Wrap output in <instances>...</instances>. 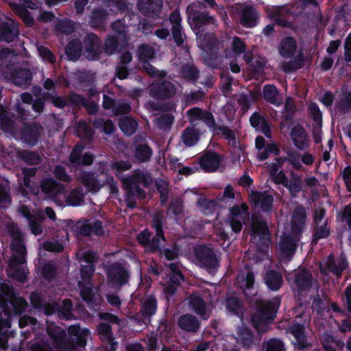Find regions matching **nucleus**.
I'll return each mask as SVG.
<instances>
[{"label": "nucleus", "instance_id": "1", "mask_svg": "<svg viewBox=\"0 0 351 351\" xmlns=\"http://www.w3.org/2000/svg\"><path fill=\"white\" fill-rule=\"evenodd\" d=\"M10 235L12 238L11 243L13 254L9 261V267L11 270L10 276L20 282H25L27 279V269L24 266H20L26 263V247L23 243V234L19 228L13 226L10 230Z\"/></svg>", "mask_w": 351, "mask_h": 351}, {"label": "nucleus", "instance_id": "2", "mask_svg": "<svg viewBox=\"0 0 351 351\" xmlns=\"http://www.w3.org/2000/svg\"><path fill=\"white\" fill-rule=\"evenodd\" d=\"M280 304V296L269 300H257L255 302V311L252 313L251 319L253 326L258 332L275 319Z\"/></svg>", "mask_w": 351, "mask_h": 351}, {"label": "nucleus", "instance_id": "3", "mask_svg": "<svg viewBox=\"0 0 351 351\" xmlns=\"http://www.w3.org/2000/svg\"><path fill=\"white\" fill-rule=\"evenodd\" d=\"M165 223L164 216L161 213H156L152 217L151 227L153 228L156 234L153 233L147 228L141 231L137 235V241L139 244L144 248L145 252H155L159 250V243L167 241L165 232L163 230Z\"/></svg>", "mask_w": 351, "mask_h": 351}, {"label": "nucleus", "instance_id": "4", "mask_svg": "<svg viewBox=\"0 0 351 351\" xmlns=\"http://www.w3.org/2000/svg\"><path fill=\"white\" fill-rule=\"evenodd\" d=\"M108 285L115 289H121L129 283L131 273L129 269L119 261L106 265L104 269Z\"/></svg>", "mask_w": 351, "mask_h": 351}, {"label": "nucleus", "instance_id": "5", "mask_svg": "<svg viewBox=\"0 0 351 351\" xmlns=\"http://www.w3.org/2000/svg\"><path fill=\"white\" fill-rule=\"evenodd\" d=\"M194 254L200 267L209 274H215L219 267V258L210 244H202L194 247Z\"/></svg>", "mask_w": 351, "mask_h": 351}, {"label": "nucleus", "instance_id": "6", "mask_svg": "<svg viewBox=\"0 0 351 351\" xmlns=\"http://www.w3.org/2000/svg\"><path fill=\"white\" fill-rule=\"evenodd\" d=\"M149 177L140 170L136 171L133 174L123 178L121 183L125 190L126 197H136L143 199L146 197L145 191L140 186L141 183L147 186Z\"/></svg>", "mask_w": 351, "mask_h": 351}, {"label": "nucleus", "instance_id": "7", "mask_svg": "<svg viewBox=\"0 0 351 351\" xmlns=\"http://www.w3.org/2000/svg\"><path fill=\"white\" fill-rule=\"evenodd\" d=\"M158 308L156 297L154 294H149L141 300L139 312L134 315L132 319L140 326H147L157 313Z\"/></svg>", "mask_w": 351, "mask_h": 351}, {"label": "nucleus", "instance_id": "8", "mask_svg": "<svg viewBox=\"0 0 351 351\" xmlns=\"http://www.w3.org/2000/svg\"><path fill=\"white\" fill-rule=\"evenodd\" d=\"M287 330L294 337L292 343L295 348L302 351L311 348V343L308 340L304 324L294 320L289 324Z\"/></svg>", "mask_w": 351, "mask_h": 351}, {"label": "nucleus", "instance_id": "9", "mask_svg": "<svg viewBox=\"0 0 351 351\" xmlns=\"http://www.w3.org/2000/svg\"><path fill=\"white\" fill-rule=\"evenodd\" d=\"M223 160V156L215 151H205L199 158L197 164L199 171L213 173L217 170Z\"/></svg>", "mask_w": 351, "mask_h": 351}, {"label": "nucleus", "instance_id": "10", "mask_svg": "<svg viewBox=\"0 0 351 351\" xmlns=\"http://www.w3.org/2000/svg\"><path fill=\"white\" fill-rule=\"evenodd\" d=\"M84 55L89 60H97L101 53L102 41L95 33H88L83 38Z\"/></svg>", "mask_w": 351, "mask_h": 351}, {"label": "nucleus", "instance_id": "11", "mask_svg": "<svg viewBox=\"0 0 351 351\" xmlns=\"http://www.w3.org/2000/svg\"><path fill=\"white\" fill-rule=\"evenodd\" d=\"M75 231L77 234L82 237H90L92 234L97 237L104 235L103 223L99 220H95L91 223L86 219H80L75 226Z\"/></svg>", "mask_w": 351, "mask_h": 351}, {"label": "nucleus", "instance_id": "12", "mask_svg": "<svg viewBox=\"0 0 351 351\" xmlns=\"http://www.w3.org/2000/svg\"><path fill=\"white\" fill-rule=\"evenodd\" d=\"M250 235L252 239L258 238L260 241L269 245L270 243V231L267 221L258 216L252 215Z\"/></svg>", "mask_w": 351, "mask_h": 351}, {"label": "nucleus", "instance_id": "13", "mask_svg": "<svg viewBox=\"0 0 351 351\" xmlns=\"http://www.w3.org/2000/svg\"><path fill=\"white\" fill-rule=\"evenodd\" d=\"M43 127L37 123H26L21 130V139L29 147L36 146L40 141Z\"/></svg>", "mask_w": 351, "mask_h": 351}, {"label": "nucleus", "instance_id": "14", "mask_svg": "<svg viewBox=\"0 0 351 351\" xmlns=\"http://www.w3.org/2000/svg\"><path fill=\"white\" fill-rule=\"evenodd\" d=\"M150 95L156 99L171 98L176 93L174 85L169 81L158 80L153 83L149 88Z\"/></svg>", "mask_w": 351, "mask_h": 351}, {"label": "nucleus", "instance_id": "15", "mask_svg": "<svg viewBox=\"0 0 351 351\" xmlns=\"http://www.w3.org/2000/svg\"><path fill=\"white\" fill-rule=\"evenodd\" d=\"M347 267L348 262L346 259L341 258L336 261L333 254H330L328 256L324 265H319V269L321 274L323 275L331 273L337 278H340L342 276L343 271Z\"/></svg>", "mask_w": 351, "mask_h": 351}, {"label": "nucleus", "instance_id": "16", "mask_svg": "<svg viewBox=\"0 0 351 351\" xmlns=\"http://www.w3.org/2000/svg\"><path fill=\"white\" fill-rule=\"evenodd\" d=\"M274 198L267 191H252L250 194V202L255 206H260L264 213H270L273 210Z\"/></svg>", "mask_w": 351, "mask_h": 351}, {"label": "nucleus", "instance_id": "17", "mask_svg": "<svg viewBox=\"0 0 351 351\" xmlns=\"http://www.w3.org/2000/svg\"><path fill=\"white\" fill-rule=\"evenodd\" d=\"M187 115L191 119L202 121L213 133L217 130L218 125L211 112L194 107L187 111Z\"/></svg>", "mask_w": 351, "mask_h": 351}, {"label": "nucleus", "instance_id": "18", "mask_svg": "<svg viewBox=\"0 0 351 351\" xmlns=\"http://www.w3.org/2000/svg\"><path fill=\"white\" fill-rule=\"evenodd\" d=\"M313 280L311 272L304 267L295 273L293 283L299 292H304L311 288Z\"/></svg>", "mask_w": 351, "mask_h": 351}, {"label": "nucleus", "instance_id": "19", "mask_svg": "<svg viewBox=\"0 0 351 351\" xmlns=\"http://www.w3.org/2000/svg\"><path fill=\"white\" fill-rule=\"evenodd\" d=\"M10 76L13 83L20 86H29L32 81V73L29 69L14 67L10 71Z\"/></svg>", "mask_w": 351, "mask_h": 351}, {"label": "nucleus", "instance_id": "20", "mask_svg": "<svg viewBox=\"0 0 351 351\" xmlns=\"http://www.w3.org/2000/svg\"><path fill=\"white\" fill-rule=\"evenodd\" d=\"M290 137L293 145L300 150H304L308 147L307 133L302 125H297L291 131Z\"/></svg>", "mask_w": 351, "mask_h": 351}, {"label": "nucleus", "instance_id": "21", "mask_svg": "<svg viewBox=\"0 0 351 351\" xmlns=\"http://www.w3.org/2000/svg\"><path fill=\"white\" fill-rule=\"evenodd\" d=\"M20 30L14 21L4 22L0 25V41L12 43L18 37Z\"/></svg>", "mask_w": 351, "mask_h": 351}, {"label": "nucleus", "instance_id": "22", "mask_svg": "<svg viewBox=\"0 0 351 351\" xmlns=\"http://www.w3.org/2000/svg\"><path fill=\"white\" fill-rule=\"evenodd\" d=\"M80 182L92 193H97L104 186L93 171H83L80 173Z\"/></svg>", "mask_w": 351, "mask_h": 351}, {"label": "nucleus", "instance_id": "23", "mask_svg": "<svg viewBox=\"0 0 351 351\" xmlns=\"http://www.w3.org/2000/svg\"><path fill=\"white\" fill-rule=\"evenodd\" d=\"M207 47L204 64L212 69L219 68L222 64V57L219 55L218 45L216 43H211Z\"/></svg>", "mask_w": 351, "mask_h": 351}, {"label": "nucleus", "instance_id": "24", "mask_svg": "<svg viewBox=\"0 0 351 351\" xmlns=\"http://www.w3.org/2000/svg\"><path fill=\"white\" fill-rule=\"evenodd\" d=\"M69 341L80 348L86 345L87 329H82L79 324L71 325L68 328Z\"/></svg>", "mask_w": 351, "mask_h": 351}, {"label": "nucleus", "instance_id": "25", "mask_svg": "<svg viewBox=\"0 0 351 351\" xmlns=\"http://www.w3.org/2000/svg\"><path fill=\"white\" fill-rule=\"evenodd\" d=\"M40 188L41 191L50 197H56L64 191V186L52 178L43 180Z\"/></svg>", "mask_w": 351, "mask_h": 351}, {"label": "nucleus", "instance_id": "26", "mask_svg": "<svg viewBox=\"0 0 351 351\" xmlns=\"http://www.w3.org/2000/svg\"><path fill=\"white\" fill-rule=\"evenodd\" d=\"M178 326L182 330L197 332L200 328V322L193 315L184 314L178 318Z\"/></svg>", "mask_w": 351, "mask_h": 351}, {"label": "nucleus", "instance_id": "27", "mask_svg": "<svg viewBox=\"0 0 351 351\" xmlns=\"http://www.w3.org/2000/svg\"><path fill=\"white\" fill-rule=\"evenodd\" d=\"M263 280L268 289L272 291H278L283 285L282 274L274 269L267 271L264 276Z\"/></svg>", "mask_w": 351, "mask_h": 351}, {"label": "nucleus", "instance_id": "28", "mask_svg": "<svg viewBox=\"0 0 351 351\" xmlns=\"http://www.w3.org/2000/svg\"><path fill=\"white\" fill-rule=\"evenodd\" d=\"M162 0H139L138 7L146 15H158L162 7Z\"/></svg>", "mask_w": 351, "mask_h": 351}, {"label": "nucleus", "instance_id": "29", "mask_svg": "<svg viewBox=\"0 0 351 351\" xmlns=\"http://www.w3.org/2000/svg\"><path fill=\"white\" fill-rule=\"evenodd\" d=\"M83 51L82 43L79 38L70 40L65 47V53L70 61L76 62L80 59Z\"/></svg>", "mask_w": 351, "mask_h": 351}, {"label": "nucleus", "instance_id": "30", "mask_svg": "<svg viewBox=\"0 0 351 351\" xmlns=\"http://www.w3.org/2000/svg\"><path fill=\"white\" fill-rule=\"evenodd\" d=\"M297 43L292 36H286L282 38L278 46V52L283 58H291L295 52Z\"/></svg>", "mask_w": 351, "mask_h": 351}, {"label": "nucleus", "instance_id": "31", "mask_svg": "<svg viewBox=\"0 0 351 351\" xmlns=\"http://www.w3.org/2000/svg\"><path fill=\"white\" fill-rule=\"evenodd\" d=\"M291 236H285L280 239L279 242V249L282 256L285 258L292 257L297 248V242Z\"/></svg>", "mask_w": 351, "mask_h": 351}, {"label": "nucleus", "instance_id": "32", "mask_svg": "<svg viewBox=\"0 0 351 351\" xmlns=\"http://www.w3.org/2000/svg\"><path fill=\"white\" fill-rule=\"evenodd\" d=\"M165 243L162 241H160L158 244L159 250L155 252H145L147 254H156L158 253L160 257H165L167 261H174L178 258V256L180 252V246L175 243L173 244L171 248L164 247V245Z\"/></svg>", "mask_w": 351, "mask_h": 351}, {"label": "nucleus", "instance_id": "33", "mask_svg": "<svg viewBox=\"0 0 351 351\" xmlns=\"http://www.w3.org/2000/svg\"><path fill=\"white\" fill-rule=\"evenodd\" d=\"M200 134L194 127H186L182 132L181 139L186 147L194 146L199 141Z\"/></svg>", "mask_w": 351, "mask_h": 351}, {"label": "nucleus", "instance_id": "34", "mask_svg": "<svg viewBox=\"0 0 351 351\" xmlns=\"http://www.w3.org/2000/svg\"><path fill=\"white\" fill-rule=\"evenodd\" d=\"M137 121L130 116L123 117L119 120V126L121 130L127 136L134 134L138 128Z\"/></svg>", "mask_w": 351, "mask_h": 351}, {"label": "nucleus", "instance_id": "35", "mask_svg": "<svg viewBox=\"0 0 351 351\" xmlns=\"http://www.w3.org/2000/svg\"><path fill=\"white\" fill-rule=\"evenodd\" d=\"M257 14L254 8L247 5L243 9L241 16V23L245 27H253L256 25Z\"/></svg>", "mask_w": 351, "mask_h": 351}, {"label": "nucleus", "instance_id": "36", "mask_svg": "<svg viewBox=\"0 0 351 351\" xmlns=\"http://www.w3.org/2000/svg\"><path fill=\"white\" fill-rule=\"evenodd\" d=\"M189 304L195 313L204 317L206 314V305L204 299L197 293H192L189 298Z\"/></svg>", "mask_w": 351, "mask_h": 351}, {"label": "nucleus", "instance_id": "37", "mask_svg": "<svg viewBox=\"0 0 351 351\" xmlns=\"http://www.w3.org/2000/svg\"><path fill=\"white\" fill-rule=\"evenodd\" d=\"M217 199H208L205 197L198 198L197 205L205 215H213L218 206Z\"/></svg>", "mask_w": 351, "mask_h": 351}, {"label": "nucleus", "instance_id": "38", "mask_svg": "<svg viewBox=\"0 0 351 351\" xmlns=\"http://www.w3.org/2000/svg\"><path fill=\"white\" fill-rule=\"evenodd\" d=\"M108 12L104 8H95L90 14V23L95 27H102L105 25Z\"/></svg>", "mask_w": 351, "mask_h": 351}, {"label": "nucleus", "instance_id": "39", "mask_svg": "<svg viewBox=\"0 0 351 351\" xmlns=\"http://www.w3.org/2000/svg\"><path fill=\"white\" fill-rule=\"evenodd\" d=\"M40 274L45 281L51 282L57 277L58 269L53 262H47L41 266Z\"/></svg>", "mask_w": 351, "mask_h": 351}, {"label": "nucleus", "instance_id": "40", "mask_svg": "<svg viewBox=\"0 0 351 351\" xmlns=\"http://www.w3.org/2000/svg\"><path fill=\"white\" fill-rule=\"evenodd\" d=\"M239 340L243 348L248 349L254 343V332L247 328L243 327L239 328L238 331Z\"/></svg>", "mask_w": 351, "mask_h": 351}, {"label": "nucleus", "instance_id": "41", "mask_svg": "<svg viewBox=\"0 0 351 351\" xmlns=\"http://www.w3.org/2000/svg\"><path fill=\"white\" fill-rule=\"evenodd\" d=\"M138 60L144 63L151 61L156 56L155 49L148 44H142L137 49Z\"/></svg>", "mask_w": 351, "mask_h": 351}, {"label": "nucleus", "instance_id": "42", "mask_svg": "<svg viewBox=\"0 0 351 351\" xmlns=\"http://www.w3.org/2000/svg\"><path fill=\"white\" fill-rule=\"evenodd\" d=\"M47 332L51 339L57 344L64 346L67 343V335L65 330L59 326L47 328Z\"/></svg>", "mask_w": 351, "mask_h": 351}, {"label": "nucleus", "instance_id": "43", "mask_svg": "<svg viewBox=\"0 0 351 351\" xmlns=\"http://www.w3.org/2000/svg\"><path fill=\"white\" fill-rule=\"evenodd\" d=\"M152 154V148L146 143L138 144L135 147L134 157L140 162H148Z\"/></svg>", "mask_w": 351, "mask_h": 351}, {"label": "nucleus", "instance_id": "44", "mask_svg": "<svg viewBox=\"0 0 351 351\" xmlns=\"http://www.w3.org/2000/svg\"><path fill=\"white\" fill-rule=\"evenodd\" d=\"M193 21L194 27L200 29L204 25H213L215 22L214 17L210 16L206 12H197L194 13Z\"/></svg>", "mask_w": 351, "mask_h": 351}, {"label": "nucleus", "instance_id": "45", "mask_svg": "<svg viewBox=\"0 0 351 351\" xmlns=\"http://www.w3.org/2000/svg\"><path fill=\"white\" fill-rule=\"evenodd\" d=\"M84 201V194L80 189H72L65 196V202L68 206H79Z\"/></svg>", "mask_w": 351, "mask_h": 351}, {"label": "nucleus", "instance_id": "46", "mask_svg": "<svg viewBox=\"0 0 351 351\" xmlns=\"http://www.w3.org/2000/svg\"><path fill=\"white\" fill-rule=\"evenodd\" d=\"M73 302L70 299H64L62 305L58 304V316L60 319L69 320L73 317Z\"/></svg>", "mask_w": 351, "mask_h": 351}, {"label": "nucleus", "instance_id": "47", "mask_svg": "<svg viewBox=\"0 0 351 351\" xmlns=\"http://www.w3.org/2000/svg\"><path fill=\"white\" fill-rule=\"evenodd\" d=\"M213 134L217 136L221 134L224 139L228 141L229 144L235 146L237 144V138L234 132L227 125H218Z\"/></svg>", "mask_w": 351, "mask_h": 351}, {"label": "nucleus", "instance_id": "48", "mask_svg": "<svg viewBox=\"0 0 351 351\" xmlns=\"http://www.w3.org/2000/svg\"><path fill=\"white\" fill-rule=\"evenodd\" d=\"M182 77L189 82H195L199 77V71L193 64H184L181 68Z\"/></svg>", "mask_w": 351, "mask_h": 351}, {"label": "nucleus", "instance_id": "49", "mask_svg": "<svg viewBox=\"0 0 351 351\" xmlns=\"http://www.w3.org/2000/svg\"><path fill=\"white\" fill-rule=\"evenodd\" d=\"M263 151L258 154V159L263 162L267 160L269 155L278 156L280 154V149L278 145L274 141L267 143L266 146L262 149Z\"/></svg>", "mask_w": 351, "mask_h": 351}, {"label": "nucleus", "instance_id": "50", "mask_svg": "<svg viewBox=\"0 0 351 351\" xmlns=\"http://www.w3.org/2000/svg\"><path fill=\"white\" fill-rule=\"evenodd\" d=\"M20 158L28 165H38L42 162V157L40 154L31 150L21 151Z\"/></svg>", "mask_w": 351, "mask_h": 351}, {"label": "nucleus", "instance_id": "51", "mask_svg": "<svg viewBox=\"0 0 351 351\" xmlns=\"http://www.w3.org/2000/svg\"><path fill=\"white\" fill-rule=\"evenodd\" d=\"M304 65V57L302 54L294 57L289 62L285 63L283 70L286 73H292L302 69Z\"/></svg>", "mask_w": 351, "mask_h": 351}, {"label": "nucleus", "instance_id": "52", "mask_svg": "<svg viewBox=\"0 0 351 351\" xmlns=\"http://www.w3.org/2000/svg\"><path fill=\"white\" fill-rule=\"evenodd\" d=\"M110 167L111 170L114 172L115 176L119 178L123 172L132 168V163L129 160H116L110 162Z\"/></svg>", "mask_w": 351, "mask_h": 351}, {"label": "nucleus", "instance_id": "53", "mask_svg": "<svg viewBox=\"0 0 351 351\" xmlns=\"http://www.w3.org/2000/svg\"><path fill=\"white\" fill-rule=\"evenodd\" d=\"M330 234V228L327 227V221L322 225H317L313 230L312 243L316 244L319 239H326Z\"/></svg>", "mask_w": 351, "mask_h": 351}, {"label": "nucleus", "instance_id": "54", "mask_svg": "<svg viewBox=\"0 0 351 351\" xmlns=\"http://www.w3.org/2000/svg\"><path fill=\"white\" fill-rule=\"evenodd\" d=\"M264 99L271 104H277L276 97L279 94V91L276 86L274 84H267L264 86L263 90Z\"/></svg>", "mask_w": 351, "mask_h": 351}, {"label": "nucleus", "instance_id": "55", "mask_svg": "<svg viewBox=\"0 0 351 351\" xmlns=\"http://www.w3.org/2000/svg\"><path fill=\"white\" fill-rule=\"evenodd\" d=\"M88 285H83L82 282H79L78 285L80 288V295L82 300L88 304L94 302L95 295L93 291L92 282L87 284Z\"/></svg>", "mask_w": 351, "mask_h": 351}, {"label": "nucleus", "instance_id": "56", "mask_svg": "<svg viewBox=\"0 0 351 351\" xmlns=\"http://www.w3.org/2000/svg\"><path fill=\"white\" fill-rule=\"evenodd\" d=\"M84 147L82 144H77L72 149L69 161L73 167L81 166L82 153Z\"/></svg>", "mask_w": 351, "mask_h": 351}, {"label": "nucleus", "instance_id": "57", "mask_svg": "<svg viewBox=\"0 0 351 351\" xmlns=\"http://www.w3.org/2000/svg\"><path fill=\"white\" fill-rule=\"evenodd\" d=\"M95 271V265L81 264L80 276L83 282L90 284Z\"/></svg>", "mask_w": 351, "mask_h": 351}, {"label": "nucleus", "instance_id": "58", "mask_svg": "<svg viewBox=\"0 0 351 351\" xmlns=\"http://www.w3.org/2000/svg\"><path fill=\"white\" fill-rule=\"evenodd\" d=\"M47 99L51 101L53 106L63 109L69 106L67 97L59 96L57 94L47 93L45 95Z\"/></svg>", "mask_w": 351, "mask_h": 351}, {"label": "nucleus", "instance_id": "59", "mask_svg": "<svg viewBox=\"0 0 351 351\" xmlns=\"http://www.w3.org/2000/svg\"><path fill=\"white\" fill-rule=\"evenodd\" d=\"M44 217L42 215H36L34 219L28 221L32 234L35 236L40 235L43 233L42 223Z\"/></svg>", "mask_w": 351, "mask_h": 351}, {"label": "nucleus", "instance_id": "60", "mask_svg": "<svg viewBox=\"0 0 351 351\" xmlns=\"http://www.w3.org/2000/svg\"><path fill=\"white\" fill-rule=\"evenodd\" d=\"M265 351H287L285 343L278 338H271L265 346Z\"/></svg>", "mask_w": 351, "mask_h": 351}, {"label": "nucleus", "instance_id": "61", "mask_svg": "<svg viewBox=\"0 0 351 351\" xmlns=\"http://www.w3.org/2000/svg\"><path fill=\"white\" fill-rule=\"evenodd\" d=\"M226 306L229 311L238 315L242 311V302L235 296H232L226 300Z\"/></svg>", "mask_w": 351, "mask_h": 351}, {"label": "nucleus", "instance_id": "62", "mask_svg": "<svg viewBox=\"0 0 351 351\" xmlns=\"http://www.w3.org/2000/svg\"><path fill=\"white\" fill-rule=\"evenodd\" d=\"M174 121V117L171 114H163L156 119L158 127L162 130L170 129Z\"/></svg>", "mask_w": 351, "mask_h": 351}, {"label": "nucleus", "instance_id": "63", "mask_svg": "<svg viewBox=\"0 0 351 351\" xmlns=\"http://www.w3.org/2000/svg\"><path fill=\"white\" fill-rule=\"evenodd\" d=\"M98 335L104 340H110L113 339L112 327L108 323L101 322L97 326Z\"/></svg>", "mask_w": 351, "mask_h": 351}, {"label": "nucleus", "instance_id": "64", "mask_svg": "<svg viewBox=\"0 0 351 351\" xmlns=\"http://www.w3.org/2000/svg\"><path fill=\"white\" fill-rule=\"evenodd\" d=\"M337 107L342 113L351 112V91L346 93L337 104Z\"/></svg>", "mask_w": 351, "mask_h": 351}]
</instances>
